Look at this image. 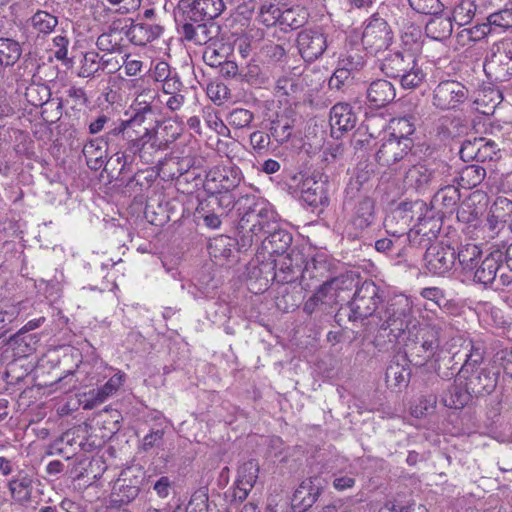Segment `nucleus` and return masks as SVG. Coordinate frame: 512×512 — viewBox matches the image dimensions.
I'll use <instances>...</instances> for the list:
<instances>
[{"label": "nucleus", "mask_w": 512, "mask_h": 512, "mask_svg": "<svg viewBox=\"0 0 512 512\" xmlns=\"http://www.w3.org/2000/svg\"><path fill=\"white\" fill-rule=\"evenodd\" d=\"M253 120V114L247 109L237 108L230 112L227 121L229 125L241 129L248 127Z\"/></svg>", "instance_id": "a18cd8bd"}, {"label": "nucleus", "mask_w": 512, "mask_h": 512, "mask_svg": "<svg viewBox=\"0 0 512 512\" xmlns=\"http://www.w3.org/2000/svg\"><path fill=\"white\" fill-rule=\"evenodd\" d=\"M411 140H398L388 137L383 140L376 153V160L379 164L390 166L402 160L411 150Z\"/></svg>", "instance_id": "9b49d317"}, {"label": "nucleus", "mask_w": 512, "mask_h": 512, "mask_svg": "<svg viewBox=\"0 0 512 512\" xmlns=\"http://www.w3.org/2000/svg\"><path fill=\"white\" fill-rule=\"evenodd\" d=\"M242 178V172L237 166L216 165L207 172L204 188L210 194L228 192L236 188Z\"/></svg>", "instance_id": "39448f33"}, {"label": "nucleus", "mask_w": 512, "mask_h": 512, "mask_svg": "<svg viewBox=\"0 0 512 512\" xmlns=\"http://www.w3.org/2000/svg\"><path fill=\"white\" fill-rule=\"evenodd\" d=\"M476 13V5L472 0H460L453 9V21L459 26L469 24Z\"/></svg>", "instance_id": "72a5a7b5"}, {"label": "nucleus", "mask_w": 512, "mask_h": 512, "mask_svg": "<svg viewBox=\"0 0 512 512\" xmlns=\"http://www.w3.org/2000/svg\"><path fill=\"white\" fill-rule=\"evenodd\" d=\"M183 34L185 38L189 41H194L198 44L204 43L206 41V37H200L199 33H205L206 32V26L203 24H191L186 23L182 27Z\"/></svg>", "instance_id": "4d7b16f0"}, {"label": "nucleus", "mask_w": 512, "mask_h": 512, "mask_svg": "<svg viewBox=\"0 0 512 512\" xmlns=\"http://www.w3.org/2000/svg\"><path fill=\"white\" fill-rule=\"evenodd\" d=\"M228 246H230V239L228 237H217L210 242L209 253L214 257H228L231 252V249L228 248Z\"/></svg>", "instance_id": "603ef678"}, {"label": "nucleus", "mask_w": 512, "mask_h": 512, "mask_svg": "<svg viewBox=\"0 0 512 512\" xmlns=\"http://www.w3.org/2000/svg\"><path fill=\"white\" fill-rule=\"evenodd\" d=\"M400 38L406 52L413 53L415 55V53L420 50L421 30L419 27L414 25L406 27L403 25Z\"/></svg>", "instance_id": "e433bc0d"}, {"label": "nucleus", "mask_w": 512, "mask_h": 512, "mask_svg": "<svg viewBox=\"0 0 512 512\" xmlns=\"http://www.w3.org/2000/svg\"><path fill=\"white\" fill-rule=\"evenodd\" d=\"M481 144L478 148V161L484 162L486 160H492L496 154V145L492 141L481 138Z\"/></svg>", "instance_id": "69168bd1"}, {"label": "nucleus", "mask_w": 512, "mask_h": 512, "mask_svg": "<svg viewBox=\"0 0 512 512\" xmlns=\"http://www.w3.org/2000/svg\"><path fill=\"white\" fill-rule=\"evenodd\" d=\"M425 267L433 275L443 276L450 272L456 263L454 248L443 243H435L428 247L425 256Z\"/></svg>", "instance_id": "1a4fd4ad"}, {"label": "nucleus", "mask_w": 512, "mask_h": 512, "mask_svg": "<svg viewBox=\"0 0 512 512\" xmlns=\"http://www.w3.org/2000/svg\"><path fill=\"white\" fill-rule=\"evenodd\" d=\"M272 137L280 143L287 141L291 135V127L288 122L281 123L276 122L273 123L270 129Z\"/></svg>", "instance_id": "0e129e2a"}, {"label": "nucleus", "mask_w": 512, "mask_h": 512, "mask_svg": "<svg viewBox=\"0 0 512 512\" xmlns=\"http://www.w3.org/2000/svg\"><path fill=\"white\" fill-rule=\"evenodd\" d=\"M338 66L341 68H347V70L353 76L355 72L362 69L364 66V60L360 55H347L346 57L339 60Z\"/></svg>", "instance_id": "680f3d73"}, {"label": "nucleus", "mask_w": 512, "mask_h": 512, "mask_svg": "<svg viewBox=\"0 0 512 512\" xmlns=\"http://www.w3.org/2000/svg\"><path fill=\"white\" fill-rule=\"evenodd\" d=\"M483 70L486 77L494 83L512 79V42L501 40L492 44L485 55Z\"/></svg>", "instance_id": "f03ea898"}, {"label": "nucleus", "mask_w": 512, "mask_h": 512, "mask_svg": "<svg viewBox=\"0 0 512 512\" xmlns=\"http://www.w3.org/2000/svg\"><path fill=\"white\" fill-rule=\"evenodd\" d=\"M321 489L318 478L303 480L293 494L291 501L293 508L305 511L311 507L319 497Z\"/></svg>", "instance_id": "2eb2a0df"}, {"label": "nucleus", "mask_w": 512, "mask_h": 512, "mask_svg": "<svg viewBox=\"0 0 512 512\" xmlns=\"http://www.w3.org/2000/svg\"><path fill=\"white\" fill-rule=\"evenodd\" d=\"M388 129L389 137L410 140L409 136L413 133L414 126L407 118H397L390 121Z\"/></svg>", "instance_id": "58836bf2"}, {"label": "nucleus", "mask_w": 512, "mask_h": 512, "mask_svg": "<svg viewBox=\"0 0 512 512\" xmlns=\"http://www.w3.org/2000/svg\"><path fill=\"white\" fill-rule=\"evenodd\" d=\"M32 478L27 474H18L8 483L11 498L19 504H26L31 500L33 485Z\"/></svg>", "instance_id": "412c9836"}, {"label": "nucleus", "mask_w": 512, "mask_h": 512, "mask_svg": "<svg viewBox=\"0 0 512 512\" xmlns=\"http://www.w3.org/2000/svg\"><path fill=\"white\" fill-rule=\"evenodd\" d=\"M395 96L396 92L394 86L384 79L373 81L367 89V99L376 107L385 106L391 102Z\"/></svg>", "instance_id": "aec40b11"}, {"label": "nucleus", "mask_w": 512, "mask_h": 512, "mask_svg": "<svg viewBox=\"0 0 512 512\" xmlns=\"http://www.w3.org/2000/svg\"><path fill=\"white\" fill-rule=\"evenodd\" d=\"M261 229H263L264 234H268L267 239L270 244L275 245L274 252H284L290 245L292 241L291 235L285 230L276 229V227H271L270 229H266L265 225L260 223Z\"/></svg>", "instance_id": "f704fd0d"}, {"label": "nucleus", "mask_w": 512, "mask_h": 512, "mask_svg": "<svg viewBox=\"0 0 512 512\" xmlns=\"http://www.w3.org/2000/svg\"><path fill=\"white\" fill-rule=\"evenodd\" d=\"M481 144V138H474L473 141L466 140L463 142L460 149V156L464 161L477 160L478 161V148Z\"/></svg>", "instance_id": "6e6d98bb"}, {"label": "nucleus", "mask_w": 512, "mask_h": 512, "mask_svg": "<svg viewBox=\"0 0 512 512\" xmlns=\"http://www.w3.org/2000/svg\"><path fill=\"white\" fill-rule=\"evenodd\" d=\"M486 171L479 165H468L460 172V185L465 189H471L479 185L485 178Z\"/></svg>", "instance_id": "2f4dec72"}, {"label": "nucleus", "mask_w": 512, "mask_h": 512, "mask_svg": "<svg viewBox=\"0 0 512 512\" xmlns=\"http://www.w3.org/2000/svg\"><path fill=\"white\" fill-rule=\"evenodd\" d=\"M356 122L357 116L349 103L339 102L331 108L330 123L333 128L349 131L355 127Z\"/></svg>", "instance_id": "a211bd4d"}, {"label": "nucleus", "mask_w": 512, "mask_h": 512, "mask_svg": "<svg viewBox=\"0 0 512 512\" xmlns=\"http://www.w3.org/2000/svg\"><path fill=\"white\" fill-rule=\"evenodd\" d=\"M503 101L502 91L498 88H485L479 92L475 103L477 109L483 114L489 115L494 113L496 107Z\"/></svg>", "instance_id": "bb28decb"}, {"label": "nucleus", "mask_w": 512, "mask_h": 512, "mask_svg": "<svg viewBox=\"0 0 512 512\" xmlns=\"http://www.w3.org/2000/svg\"><path fill=\"white\" fill-rule=\"evenodd\" d=\"M301 198L310 206H316L321 203L323 195V185L313 176L304 178L300 185Z\"/></svg>", "instance_id": "c85d7f7f"}, {"label": "nucleus", "mask_w": 512, "mask_h": 512, "mask_svg": "<svg viewBox=\"0 0 512 512\" xmlns=\"http://www.w3.org/2000/svg\"><path fill=\"white\" fill-rule=\"evenodd\" d=\"M100 69V60L98 53L89 51L84 54L81 65L79 68L78 75L80 77H91L94 76Z\"/></svg>", "instance_id": "79ce46f5"}, {"label": "nucleus", "mask_w": 512, "mask_h": 512, "mask_svg": "<svg viewBox=\"0 0 512 512\" xmlns=\"http://www.w3.org/2000/svg\"><path fill=\"white\" fill-rule=\"evenodd\" d=\"M415 55L413 53L395 51L385 56L381 63V70L391 78H398L406 72V69L413 64Z\"/></svg>", "instance_id": "dca6fc26"}, {"label": "nucleus", "mask_w": 512, "mask_h": 512, "mask_svg": "<svg viewBox=\"0 0 512 512\" xmlns=\"http://www.w3.org/2000/svg\"><path fill=\"white\" fill-rule=\"evenodd\" d=\"M450 174V167L444 162L419 163L413 165L405 174L407 186L417 191H426L433 184L447 182L445 177Z\"/></svg>", "instance_id": "7ed1b4c3"}, {"label": "nucleus", "mask_w": 512, "mask_h": 512, "mask_svg": "<svg viewBox=\"0 0 512 512\" xmlns=\"http://www.w3.org/2000/svg\"><path fill=\"white\" fill-rule=\"evenodd\" d=\"M139 141L142 142L144 144V146L149 144L152 149H157V150L165 149L168 145V140L164 141V140L160 139L158 137L157 131H153V130H149V129H145L143 134H141L139 136Z\"/></svg>", "instance_id": "5fc2aeb1"}, {"label": "nucleus", "mask_w": 512, "mask_h": 512, "mask_svg": "<svg viewBox=\"0 0 512 512\" xmlns=\"http://www.w3.org/2000/svg\"><path fill=\"white\" fill-rule=\"evenodd\" d=\"M31 26L38 33L49 34L51 33L58 24L56 16L46 12L37 11L30 19Z\"/></svg>", "instance_id": "c9c22d12"}, {"label": "nucleus", "mask_w": 512, "mask_h": 512, "mask_svg": "<svg viewBox=\"0 0 512 512\" xmlns=\"http://www.w3.org/2000/svg\"><path fill=\"white\" fill-rule=\"evenodd\" d=\"M459 200V190L453 185H446L434 195L432 204L445 215L454 212Z\"/></svg>", "instance_id": "4be33fe9"}, {"label": "nucleus", "mask_w": 512, "mask_h": 512, "mask_svg": "<svg viewBox=\"0 0 512 512\" xmlns=\"http://www.w3.org/2000/svg\"><path fill=\"white\" fill-rule=\"evenodd\" d=\"M96 45L101 51H106L110 53L118 51L121 47L120 33H103L98 37Z\"/></svg>", "instance_id": "c03bdc74"}, {"label": "nucleus", "mask_w": 512, "mask_h": 512, "mask_svg": "<svg viewBox=\"0 0 512 512\" xmlns=\"http://www.w3.org/2000/svg\"><path fill=\"white\" fill-rule=\"evenodd\" d=\"M503 252L494 250L485 255L469 276H473L478 283L488 285L495 279L497 272L502 268Z\"/></svg>", "instance_id": "f8f14e48"}, {"label": "nucleus", "mask_w": 512, "mask_h": 512, "mask_svg": "<svg viewBox=\"0 0 512 512\" xmlns=\"http://www.w3.org/2000/svg\"><path fill=\"white\" fill-rule=\"evenodd\" d=\"M478 217V210L473 208L470 203H463L457 211V219L463 223L475 225Z\"/></svg>", "instance_id": "13d9d810"}, {"label": "nucleus", "mask_w": 512, "mask_h": 512, "mask_svg": "<svg viewBox=\"0 0 512 512\" xmlns=\"http://www.w3.org/2000/svg\"><path fill=\"white\" fill-rule=\"evenodd\" d=\"M83 153L88 161L94 159L96 162H100V164H102V159L106 153V150L104 149L102 142H99L98 140H92L84 145Z\"/></svg>", "instance_id": "3c124183"}, {"label": "nucleus", "mask_w": 512, "mask_h": 512, "mask_svg": "<svg viewBox=\"0 0 512 512\" xmlns=\"http://www.w3.org/2000/svg\"><path fill=\"white\" fill-rule=\"evenodd\" d=\"M424 78L425 73L416 63V59L413 61V64L406 69V72L398 77L402 87L405 89H411L419 86Z\"/></svg>", "instance_id": "4c0bfd02"}, {"label": "nucleus", "mask_w": 512, "mask_h": 512, "mask_svg": "<svg viewBox=\"0 0 512 512\" xmlns=\"http://www.w3.org/2000/svg\"><path fill=\"white\" fill-rule=\"evenodd\" d=\"M374 221V202L370 198L361 200L355 211L353 224L358 229H365Z\"/></svg>", "instance_id": "7c9ffc66"}, {"label": "nucleus", "mask_w": 512, "mask_h": 512, "mask_svg": "<svg viewBox=\"0 0 512 512\" xmlns=\"http://www.w3.org/2000/svg\"><path fill=\"white\" fill-rule=\"evenodd\" d=\"M351 78H353V76L350 74L347 68H341L340 66H337L329 79L328 85L331 89L339 91L350 83Z\"/></svg>", "instance_id": "09e8293b"}, {"label": "nucleus", "mask_w": 512, "mask_h": 512, "mask_svg": "<svg viewBox=\"0 0 512 512\" xmlns=\"http://www.w3.org/2000/svg\"><path fill=\"white\" fill-rule=\"evenodd\" d=\"M413 300L406 295H397L390 299L384 311L379 313L381 328L389 330L395 339L404 345L406 353L418 358L415 363L423 365L438 346L437 317L435 311L425 306L428 311L421 314L420 323L413 316Z\"/></svg>", "instance_id": "f257e3e1"}, {"label": "nucleus", "mask_w": 512, "mask_h": 512, "mask_svg": "<svg viewBox=\"0 0 512 512\" xmlns=\"http://www.w3.org/2000/svg\"><path fill=\"white\" fill-rule=\"evenodd\" d=\"M22 55L20 43L11 38H0V65L13 66Z\"/></svg>", "instance_id": "c756f323"}, {"label": "nucleus", "mask_w": 512, "mask_h": 512, "mask_svg": "<svg viewBox=\"0 0 512 512\" xmlns=\"http://www.w3.org/2000/svg\"><path fill=\"white\" fill-rule=\"evenodd\" d=\"M415 503L414 502H403L398 499H394L391 501H388L385 504V508L389 510L390 512H412L414 509Z\"/></svg>", "instance_id": "774afa93"}, {"label": "nucleus", "mask_w": 512, "mask_h": 512, "mask_svg": "<svg viewBox=\"0 0 512 512\" xmlns=\"http://www.w3.org/2000/svg\"><path fill=\"white\" fill-rule=\"evenodd\" d=\"M258 473L259 464L255 460H249L239 467L234 489L236 499L243 501L247 498L257 481Z\"/></svg>", "instance_id": "4468645a"}, {"label": "nucleus", "mask_w": 512, "mask_h": 512, "mask_svg": "<svg viewBox=\"0 0 512 512\" xmlns=\"http://www.w3.org/2000/svg\"><path fill=\"white\" fill-rule=\"evenodd\" d=\"M393 39V31L383 18L372 16L364 23L361 43L368 53L376 55L388 49Z\"/></svg>", "instance_id": "20e7f679"}, {"label": "nucleus", "mask_w": 512, "mask_h": 512, "mask_svg": "<svg viewBox=\"0 0 512 512\" xmlns=\"http://www.w3.org/2000/svg\"><path fill=\"white\" fill-rule=\"evenodd\" d=\"M355 476L353 473L349 474H342V473H335L333 475V487L337 491H345L347 489H351L355 485Z\"/></svg>", "instance_id": "e2e57ef3"}, {"label": "nucleus", "mask_w": 512, "mask_h": 512, "mask_svg": "<svg viewBox=\"0 0 512 512\" xmlns=\"http://www.w3.org/2000/svg\"><path fill=\"white\" fill-rule=\"evenodd\" d=\"M161 33L159 25L137 23L130 27L127 35L133 44L143 46L158 38Z\"/></svg>", "instance_id": "5701e85b"}, {"label": "nucleus", "mask_w": 512, "mask_h": 512, "mask_svg": "<svg viewBox=\"0 0 512 512\" xmlns=\"http://www.w3.org/2000/svg\"><path fill=\"white\" fill-rule=\"evenodd\" d=\"M132 470L123 471L120 477L115 481L112 488V501L119 505L128 504L133 501L139 494L140 480L135 477L130 478Z\"/></svg>", "instance_id": "ddd939ff"}, {"label": "nucleus", "mask_w": 512, "mask_h": 512, "mask_svg": "<svg viewBox=\"0 0 512 512\" xmlns=\"http://www.w3.org/2000/svg\"><path fill=\"white\" fill-rule=\"evenodd\" d=\"M291 13V9L281 11L274 3H264L260 8L259 21L267 27L273 26L277 22L288 23V16Z\"/></svg>", "instance_id": "cd10ccee"}, {"label": "nucleus", "mask_w": 512, "mask_h": 512, "mask_svg": "<svg viewBox=\"0 0 512 512\" xmlns=\"http://www.w3.org/2000/svg\"><path fill=\"white\" fill-rule=\"evenodd\" d=\"M336 292L339 302L347 301L350 298L351 292L357 287L356 281L352 276L342 275L330 280V286Z\"/></svg>", "instance_id": "473e14b6"}, {"label": "nucleus", "mask_w": 512, "mask_h": 512, "mask_svg": "<svg viewBox=\"0 0 512 512\" xmlns=\"http://www.w3.org/2000/svg\"><path fill=\"white\" fill-rule=\"evenodd\" d=\"M123 58L124 60L121 68H123L125 75L136 76L141 72L143 67L142 61L133 59L129 55H125Z\"/></svg>", "instance_id": "338daca9"}, {"label": "nucleus", "mask_w": 512, "mask_h": 512, "mask_svg": "<svg viewBox=\"0 0 512 512\" xmlns=\"http://www.w3.org/2000/svg\"><path fill=\"white\" fill-rule=\"evenodd\" d=\"M381 302L379 287L370 281L363 282L353 294L350 302L351 317L354 320L372 316Z\"/></svg>", "instance_id": "423d86ee"}, {"label": "nucleus", "mask_w": 512, "mask_h": 512, "mask_svg": "<svg viewBox=\"0 0 512 512\" xmlns=\"http://www.w3.org/2000/svg\"><path fill=\"white\" fill-rule=\"evenodd\" d=\"M456 258L458 259V263L462 270L466 274L470 275L475 267L480 263L483 256L482 251L477 245L466 244L459 249L458 253H456Z\"/></svg>", "instance_id": "a878e982"}, {"label": "nucleus", "mask_w": 512, "mask_h": 512, "mask_svg": "<svg viewBox=\"0 0 512 512\" xmlns=\"http://www.w3.org/2000/svg\"><path fill=\"white\" fill-rule=\"evenodd\" d=\"M409 4L415 12L426 15L439 14L443 9L440 0H409Z\"/></svg>", "instance_id": "37998d69"}, {"label": "nucleus", "mask_w": 512, "mask_h": 512, "mask_svg": "<svg viewBox=\"0 0 512 512\" xmlns=\"http://www.w3.org/2000/svg\"><path fill=\"white\" fill-rule=\"evenodd\" d=\"M252 212L256 213L257 217L259 218L257 223L253 224L252 231L263 232L260 223H262V225H265L266 229H270L275 224L274 211L271 208L267 207V205L264 202L255 204V208L252 210Z\"/></svg>", "instance_id": "a19ab883"}, {"label": "nucleus", "mask_w": 512, "mask_h": 512, "mask_svg": "<svg viewBox=\"0 0 512 512\" xmlns=\"http://www.w3.org/2000/svg\"><path fill=\"white\" fill-rule=\"evenodd\" d=\"M487 20L490 29H492V27L509 28L512 26V9H503L493 13Z\"/></svg>", "instance_id": "8fccbe9b"}, {"label": "nucleus", "mask_w": 512, "mask_h": 512, "mask_svg": "<svg viewBox=\"0 0 512 512\" xmlns=\"http://www.w3.org/2000/svg\"><path fill=\"white\" fill-rule=\"evenodd\" d=\"M207 94L214 103L220 105L228 98L229 90L224 84H210L207 87Z\"/></svg>", "instance_id": "052dcab7"}, {"label": "nucleus", "mask_w": 512, "mask_h": 512, "mask_svg": "<svg viewBox=\"0 0 512 512\" xmlns=\"http://www.w3.org/2000/svg\"><path fill=\"white\" fill-rule=\"evenodd\" d=\"M125 374L115 373L102 387L93 389L89 392V400L85 403V409H92L106 401L112 396L124 383Z\"/></svg>", "instance_id": "f3484780"}, {"label": "nucleus", "mask_w": 512, "mask_h": 512, "mask_svg": "<svg viewBox=\"0 0 512 512\" xmlns=\"http://www.w3.org/2000/svg\"><path fill=\"white\" fill-rule=\"evenodd\" d=\"M467 98L466 87L458 81L440 82L433 91L432 104L440 110L455 109Z\"/></svg>", "instance_id": "6e6552de"}, {"label": "nucleus", "mask_w": 512, "mask_h": 512, "mask_svg": "<svg viewBox=\"0 0 512 512\" xmlns=\"http://www.w3.org/2000/svg\"><path fill=\"white\" fill-rule=\"evenodd\" d=\"M505 223L504 220L493 217V214L489 211L486 222L482 227L484 236L491 239L494 238L505 228Z\"/></svg>", "instance_id": "864d4df0"}, {"label": "nucleus", "mask_w": 512, "mask_h": 512, "mask_svg": "<svg viewBox=\"0 0 512 512\" xmlns=\"http://www.w3.org/2000/svg\"><path fill=\"white\" fill-rule=\"evenodd\" d=\"M384 226L389 236L394 238L395 249L397 250L398 256L405 254L406 247L412 243V237L418 235V231H414L413 228L404 229V224L395 223L393 227L386 225V219L384 220Z\"/></svg>", "instance_id": "393cba45"}, {"label": "nucleus", "mask_w": 512, "mask_h": 512, "mask_svg": "<svg viewBox=\"0 0 512 512\" xmlns=\"http://www.w3.org/2000/svg\"><path fill=\"white\" fill-rule=\"evenodd\" d=\"M429 214L430 209L422 200L404 202L386 217V225L393 227L395 223H401L404 224V229H409L424 222Z\"/></svg>", "instance_id": "0eeeda50"}, {"label": "nucleus", "mask_w": 512, "mask_h": 512, "mask_svg": "<svg viewBox=\"0 0 512 512\" xmlns=\"http://www.w3.org/2000/svg\"><path fill=\"white\" fill-rule=\"evenodd\" d=\"M435 406L436 398L434 396H423L411 407V414L416 418H421L433 411Z\"/></svg>", "instance_id": "49530a36"}, {"label": "nucleus", "mask_w": 512, "mask_h": 512, "mask_svg": "<svg viewBox=\"0 0 512 512\" xmlns=\"http://www.w3.org/2000/svg\"><path fill=\"white\" fill-rule=\"evenodd\" d=\"M452 30L453 25L451 19L442 15L437 16V14L434 15L425 26L426 35L437 41L448 39L452 34Z\"/></svg>", "instance_id": "b1692460"}, {"label": "nucleus", "mask_w": 512, "mask_h": 512, "mask_svg": "<svg viewBox=\"0 0 512 512\" xmlns=\"http://www.w3.org/2000/svg\"><path fill=\"white\" fill-rule=\"evenodd\" d=\"M296 44L301 57L312 62L327 49V38L320 29H304L298 33Z\"/></svg>", "instance_id": "9d476101"}, {"label": "nucleus", "mask_w": 512, "mask_h": 512, "mask_svg": "<svg viewBox=\"0 0 512 512\" xmlns=\"http://www.w3.org/2000/svg\"><path fill=\"white\" fill-rule=\"evenodd\" d=\"M44 321V317L28 321L23 328L11 338V343L18 346L17 354L27 355L35 349L38 339L35 335H27L26 333L40 327Z\"/></svg>", "instance_id": "6ab92c4d"}, {"label": "nucleus", "mask_w": 512, "mask_h": 512, "mask_svg": "<svg viewBox=\"0 0 512 512\" xmlns=\"http://www.w3.org/2000/svg\"><path fill=\"white\" fill-rule=\"evenodd\" d=\"M327 286H330V281L323 283L319 289L315 292L316 298H319L321 304L333 305L340 303L338 297H336V292L332 287L327 289Z\"/></svg>", "instance_id": "bf43d9fd"}, {"label": "nucleus", "mask_w": 512, "mask_h": 512, "mask_svg": "<svg viewBox=\"0 0 512 512\" xmlns=\"http://www.w3.org/2000/svg\"><path fill=\"white\" fill-rule=\"evenodd\" d=\"M493 217L502 219L505 222L512 215V200L506 197H498L490 208Z\"/></svg>", "instance_id": "de8ad7c7"}, {"label": "nucleus", "mask_w": 512, "mask_h": 512, "mask_svg": "<svg viewBox=\"0 0 512 512\" xmlns=\"http://www.w3.org/2000/svg\"><path fill=\"white\" fill-rule=\"evenodd\" d=\"M194 8L199 11L204 18L214 19L222 13L225 4L223 0H195Z\"/></svg>", "instance_id": "ea45409f"}]
</instances>
